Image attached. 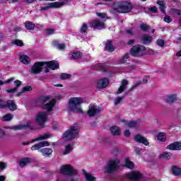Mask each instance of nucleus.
Listing matches in <instances>:
<instances>
[{"label":"nucleus","instance_id":"nucleus-43","mask_svg":"<svg viewBox=\"0 0 181 181\" xmlns=\"http://www.w3.org/2000/svg\"><path fill=\"white\" fill-rule=\"evenodd\" d=\"M128 59H129V54H125L122 59H120V63L124 64V63H127L128 62Z\"/></svg>","mask_w":181,"mask_h":181},{"label":"nucleus","instance_id":"nucleus-26","mask_svg":"<svg viewBox=\"0 0 181 181\" xmlns=\"http://www.w3.org/2000/svg\"><path fill=\"white\" fill-rule=\"evenodd\" d=\"M29 163H30V158H22L19 160L21 168H24V166H26Z\"/></svg>","mask_w":181,"mask_h":181},{"label":"nucleus","instance_id":"nucleus-30","mask_svg":"<svg viewBox=\"0 0 181 181\" xmlns=\"http://www.w3.org/2000/svg\"><path fill=\"white\" fill-rule=\"evenodd\" d=\"M172 172L174 176H180L181 175V169L176 165L173 166Z\"/></svg>","mask_w":181,"mask_h":181},{"label":"nucleus","instance_id":"nucleus-20","mask_svg":"<svg viewBox=\"0 0 181 181\" xmlns=\"http://www.w3.org/2000/svg\"><path fill=\"white\" fill-rule=\"evenodd\" d=\"M128 87V81L124 79L122 81L120 87L117 90V94H122V93H124L125 90H127Z\"/></svg>","mask_w":181,"mask_h":181},{"label":"nucleus","instance_id":"nucleus-50","mask_svg":"<svg viewBox=\"0 0 181 181\" xmlns=\"http://www.w3.org/2000/svg\"><path fill=\"white\" fill-rule=\"evenodd\" d=\"M129 128H136L138 127V122L132 121L128 124Z\"/></svg>","mask_w":181,"mask_h":181},{"label":"nucleus","instance_id":"nucleus-24","mask_svg":"<svg viewBox=\"0 0 181 181\" xmlns=\"http://www.w3.org/2000/svg\"><path fill=\"white\" fill-rule=\"evenodd\" d=\"M6 107H8L11 111L16 110V104L13 100H8L6 102Z\"/></svg>","mask_w":181,"mask_h":181},{"label":"nucleus","instance_id":"nucleus-48","mask_svg":"<svg viewBox=\"0 0 181 181\" xmlns=\"http://www.w3.org/2000/svg\"><path fill=\"white\" fill-rule=\"evenodd\" d=\"M13 45H16V46H19L20 47H22L23 46V42L22 40H16L12 42Z\"/></svg>","mask_w":181,"mask_h":181},{"label":"nucleus","instance_id":"nucleus-53","mask_svg":"<svg viewBox=\"0 0 181 181\" xmlns=\"http://www.w3.org/2000/svg\"><path fill=\"white\" fill-rule=\"evenodd\" d=\"M39 143H40L41 148H43L45 146H49V145H50V143H49V141H41Z\"/></svg>","mask_w":181,"mask_h":181},{"label":"nucleus","instance_id":"nucleus-39","mask_svg":"<svg viewBox=\"0 0 181 181\" xmlns=\"http://www.w3.org/2000/svg\"><path fill=\"white\" fill-rule=\"evenodd\" d=\"M73 149V144H68L65 146V151L63 152V155H69Z\"/></svg>","mask_w":181,"mask_h":181},{"label":"nucleus","instance_id":"nucleus-5","mask_svg":"<svg viewBox=\"0 0 181 181\" xmlns=\"http://www.w3.org/2000/svg\"><path fill=\"white\" fill-rule=\"evenodd\" d=\"M119 158H112L110 160L106 166V173H114L116 170L119 169Z\"/></svg>","mask_w":181,"mask_h":181},{"label":"nucleus","instance_id":"nucleus-16","mask_svg":"<svg viewBox=\"0 0 181 181\" xmlns=\"http://www.w3.org/2000/svg\"><path fill=\"white\" fill-rule=\"evenodd\" d=\"M167 149H170V151H181V142L176 141L170 144L167 146Z\"/></svg>","mask_w":181,"mask_h":181},{"label":"nucleus","instance_id":"nucleus-17","mask_svg":"<svg viewBox=\"0 0 181 181\" xmlns=\"http://www.w3.org/2000/svg\"><path fill=\"white\" fill-rule=\"evenodd\" d=\"M134 141H136V142H139L140 144H144V145H146V146L149 145V142L148 141L146 138H145L141 134L136 135L134 136Z\"/></svg>","mask_w":181,"mask_h":181},{"label":"nucleus","instance_id":"nucleus-8","mask_svg":"<svg viewBox=\"0 0 181 181\" xmlns=\"http://www.w3.org/2000/svg\"><path fill=\"white\" fill-rule=\"evenodd\" d=\"M46 64L45 62H37L31 67L30 73L33 74H40L43 70H45Z\"/></svg>","mask_w":181,"mask_h":181},{"label":"nucleus","instance_id":"nucleus-49","mask_svg":"<svg viewBox=\"0 0 181 181\" xmlns=\"http://www.w3.org/2000/svg\"><path fill=\"white\" fill-rule=\"evenodd\" d=\"M41 148H42V147L40 146V143H37L31 147V151H37Z\"/></svg>","mask_w":181,"mask_h":181},{"label":"nucleus","instance_id":"nucleus-23","mask_svg":"<svg viewBox=\"0 0 181 181\" xmlns=\"http://www.w3.org/2000/svg\"><path fill=\"white\" fill-rule=\"evenodd\" d=\"M52 45L54 47H57L58 50H64L66 49V44L59 43V41H54Z\"/></svg>","mask_w":181,"mask_h":181},{"label":"nucleus","instance_id":"nucleus-54","mask_svg":"<svg viewBox=\"0 0 181 181\" xmlns=\"http://www.w3.org/2000/svg\"><path fill=\"white\" fill-rule=\"evenodd\" d=\"M11 81H13V78H11L4 82L0 80V86H4V84L11 83ZM0 90H1V87H0Z\"/></svg>","mask_w":181,"mask_h":181},{"label":"nucleus","instance_id":"nucleus-59","mask_svg":"<svg viewBox=\"0 0 181 181\" xmlns=\"http://www.w3.org/2000/svg\"><path fill=\"white\" fill-rule=\"evenodd\" d=\"M6 168V164L5 163H1L0 162V171L4 170Z\"/></svg>","mask_w":181,"mask_h":181},{"label":"nucleus","instance_id":"nucleus-18","mask_svg":"<svg viewBox=\"0 0 181 181\" xmlns=\"http://www.w3.org/2000/svg\"><path fill=\"white\" fill-rule=\"evenodd\" d=\"M108 84H110L108 78H103L98 81L97 86L98 88H105Z\"/></svg>","mask_w":181,"mask_h":181},{"label":"nucleus","instance_id":"nucleus-2","mask_svg":"<svg viewBox=\"0 0 181 181\" xmlns=\"http://www.w3.org/2000/svg\"><path fill=\"white\" fill-rule=\"evenodd\" d=\"M83 103H84V99L82 98H71L69 101L68 110L73 112H83L81 110Z\"/></svg>","mask_w":181,"mask_h":181},{"label":"nucleus","instance_id":"nucleus-45","mask_svg":"<svg viewBox=\"0 0 181 181\" xmlns=\"http://www.w3.org/2000/svg\"><path fill=\"white\" fill-rule=\"evenodd\" d=\"M67 181H78V177L76 175H69Z\"/></svg>","mask_w":181,"mask_h":181},{"label":"nucleus","instance_id":"nucleus-58","mask_svg":"<svg viewBox=\"0 0 181 181\" xmlns=\"http://www.w3.org/2000/svg\"><path fill=\"white\" fill-rule=\"evenodd\" d=\"M149 11L153 12V13H156V12H158V8L156 6H153L149 8Z\"/></svg>","mask_w":181,"mask_h":181},{"label":"nucleus","instance_id":"nucleus-38","mask_svg":"<svg viewBox=\"0 0 181 181\" xmlns=\"http://www.w3.org/2000/svg\"><path fill=\"white\" fill-rule=\"evenodd\" d=\"M25 26L28 30H33L36 25L30 21H26Z\"/></svg>","mask_w":181,"mask_h":181},{"label":"nucleus","instance_id":"nucleus-34","mask_svg":"<svg viewBox=\"0 0 181 181\" xmlns=\"http://www.w3.org/2000/svg\"><path fill=\"white\" fill-rule=\"evenodd\" d=\"M105 50H107V52H110L114 51V47L112 46V41L107 40L106 42Z\"/></svg>","mask_w":181,"mask_h":181},{"label":"nucleus","instance_id":"nucleus-3","mask_svg":"<svg viewBox=\"0 0 181 181\" xmlns=\"http://www.w3.org/2000/svg\"><path fill=\"white\" fill-rule=\"evenodd\" d=\"M113 9L119 13H128L132 11V4L128 1H119L113 5Z\"/></svg>","mask_w":181,"mask_h":181},{"label":"nucleus","instance_id":"nucleus-37","mask_svg":"<svg viewBox=\"0 0 181 181\" xmlns=\"http://www.w3.org/2000/svg\"><path fill=\"white\" fill-rule=\"evenodd\" d=\"M160 158L161 159H166L167 160H169V159L172 158V153H168V152H163L160 155Z\"/></svg>","mask_w":181,"mask_h":181},{"label":"nucleus","instance_id":"nucleus-4","mask_svg":"<svg viewBox=\"0 0 181 181\" xmlns=\"http://www.w3.org/2000/svg\"><path fill=\"white\" fill-rule=\"evenodd\" d=\"M78 132H80L78 126H71V127L64 133L63 139H65V141L76 139V138H77V135H78Z\"/></svg>","mask_w":181,"mask_h":181},{"label":"nucleus","instance_id":"nucleus-31","mask_svg":"<svg viewBox=\"0 0 181 181\" xmlns=\"http://www.w3.org/2000/svg\"><path fill=\"white\" fill-rule=\"evenodd\" d=\"M82 56H83V53H81L80 51H76L72 53V54L71 55V57L74 60H77L78 59H81Z\"/></svg>","mask_w":181,"mask_h":181},{"label":"nucleus","instance_id":"nucleus-56","mask_svg":"<svg viewBox=\"0 0 181 181\" xmlns=\"http://www.w3.org/2000/svg\"><path fill=\"white\" fill-rule=\"evenodd\" d=\"M164 22H167V23H170L172 22V18L169 16H165L163 18Z\"/></svg>","mask_w":181,"mask_h":181},{"label":"nucleus","instance_id":"nucleus-51","mask_svg":"<svg viewBox=\"0 0 181 181\" xmlns=\"http://www.w3.org/2000/svg\"><path fill=\"white\" fill-rule=\"evenodd\" d=\"M70 77H71V74H66V73H64V74H61L62 80H67L68 78H70Z\"/></svg>","mask_w":181,"mask_h":181},{"label":"nucleus","instance_id":"nucleus-21","mask_svg":"<svg viewBox=\"0 0 181 181\" xmlns=\"http://www.w3.org/2000/svg\"><path fill=\"white\" fill-rule=\"evenodd\" d=\"M39 152H41L43 156L47 157V156H50V155L53 153V150L49 148H44L42 149H40Z\"/></svg>","mask_w":181,"mask_h":181},{"label":"nucleus","instance_id":"nucleus-28","mask_svg":"<svg viewBox=\"0 0 181 181\" xmlns=\"http://www.w3.org/2000/svg\"><path fill=\"white\" fill-rule=\"evenodd\" d=\"M146 83H148V79L147 78H144L143 79V82L141 81H139L137 83H136L134 85H133L129 91H132V90H135V88H136V87H139V86H141V84H146Z\"/></svg>","mask_w":181,"mask_h":181},{"label":"nucleus","instance_id":"nucleus-7","mask_svg":"<svg viewBox=\"0 0 181 181\" xmlns=\"http://www.w3.org/2000/svg\"><path fill=\"white\" fill-rule=\"evenodd\" d=\"M60 173L66 176H71L73 175H77V171L71 165L66 164L61 167Z\"/></svg>","mask_w":181,"mask_h":181},{"label":"nucleus","instance_id":"nucleus-36","mask_svg":"<svg viewBox=\"0 0 181 181\" xmlns=\"http://www.w3.org/2000/svg\"><path fill=\"white\" fill-rule=\"evenodd\" d=\"M125 167L128 168L129 169H134V168H135V165H134V163L129 160V158H127L125 159Z\"/></svg>","mask_w":181,"mask_h":181},{"label":"nucleus","instance_id":"nucleus-60","mask_svg":"<svg viewBox=\"0 0 181 181\" xmlns=\"http://www.w3.org/2000/svg\"><path fill=\"white\" fill-rule=\"evenodd\" d=\"M47 33L48 35H53V33H54V29L53 28H48L47 30Z\"/></svg>","mask_w":181,"mask_h":181},{"label":"nucleus","instance_id":"nucleus-11","mask_svg":"<svg viewBox=\"0 0 181 181\" xmlns=\"http://www.w3.org/2000/svg\"><path fill=\"white\" fill-rule=\"evenodd\" d=\"M28 128L31 130L34 129L33 126H32V124H30V122H27L26 124H20L12 127H6L7 129H13L14 131H22L23 129H28Z\"/></svg>","mask_w":181,"mask_h":181},{"label":"nucleus","instance_id":"nucleus-55","mask_svg":"<svg viewBox=\"0 0 181 181\" xmlns=\"http://www.w3.org/2000/svg\"><path fill=\"white\" fill-rule=\"evenodd\" d=\"M127 33L129 36H134V35H135V31L134 30V28H130L129 30H127Z\"/></svg>","mask_w":181,"mask_h":181},{"label":"nucleus","instance_id":"nucleus-22","mask_svg":"<svg viewBox=\"0 0 181 181\" xmlns=\"http://www.w3.org/2000/svg\"><path fill=\"white\" fill-rule=\"evenodd\" d=\"M21 84H22V81H19V80H16L14 81V86L16 87H14L12 89H9L6 90V93H16V91H18V88H19V87H21Z\"/></svg>","mask_w":181,"mask_h":181},{"label":"nucleus","instance_id":"nucleus-47","mask_svg":"<svg viewBox=\"0 0 181 181\" xmlns=\"http://www.w3.org/2000/svg\"><path fill=\"white\" fill-rule=\"evenodd\" d=\"M12 118H13V115H11V114H7L3 117V120L11 121L12 119Z\"/></svg>","mask_w":181,"mask_h":181},{"label":"nucleus","instance_id":"nucleus-6","mask_svg":"<svg viewBox=\"0 0 181 181\" xmlns=\"http://www.w3.org/2000/svg\"><path fill=\"white\" fill-rule=\"evenodd\" d=\"M146 52V48L144 45H137L134 46L130 49V53L132 56H134V57H139L141 56H144Z\"/></svg>","mask_w":181,"mask_h":181},{"label":"nucleus","instance_id":"nucleus-35","mask_svg":"<svg viewBox=\"0 0 181 181\" xmlns=\"http://www.w3.org/2000/svg\"><path fill=\"white\" fill-rule=\"evenodd\" d=\"M157 4L158 5H159L162 13H165V9H166V6H165V1L162 0H158Z\"/></svg>","mask_w":181,"mask_h":181},{"label":"nucleus","instance_id":"nucleus-13","mask_svg":"<svg viewBox=\"0 0 181 181\" xmlns=\"http://www.w3.org/2000/svg\"><path fill=\"white\" fill-rule=\"evenodd\" d=\"M100 112H101L100 107L94 104H90L89 105V109L88 110V115H89V117H94L95 115H97V114H100Z\"/></svg>","mask_w":181,"mask_h":181},{"label":"nucleus","instance_id":"nucleus-40","mask_svg":"<svg viewBox=\"0 0 181 181\" xmlns=\"http://www.w3.org/2000/svg\"><path fill=\"white\" fill-rule=\"evenodd\" d=\"M129 91L128 92H127L126 93H125V95H124L123 96H122V97H119V98H116L115 100V105H118V104H119L120 103H121V101H122V100H124V98L126 97V95H128V94H129Z\"/></svg>","mask_w":181,"mask_h":181},{"label":"nucleus","instance_id":"nucleus-19","mask_svg":"<svg viewBox=\"0 0 181 181\" xmlns=\"http://www.w3.org/2000/svg\"><path fill=\"white\" fill-rule=\"evenodd\" d=\"M152 36L148 34H145L141 37V42L143 45H151V43H152Z\"/></svg>","mask_w":181,"mask_h":181},{"label":"nucleus","instance_id":"nucleus-63","mask_svg":"<svg viewBox=\"0 0 181 181\" xmlns=\"http://www.w3.org/2000/svg\"><path fill=\"white\" fill-rule=\"evenodd\" d=\"M134 151L136 152V153L137 155H139L141 153V148H139L138 147H136L135 149H134Z\"/></svg>","mask_w":181,"mask_h":181},{"label":"nucleus","instance_id":"nucleus-46","mask_svg":"<svg viewBox=\"0 0 181 181\" xmlns=\"http://www.w3.org/2000/svg\"><path fill=\"white\" fill-rule=\"evenodd\" d=\"M88 29V26L87 24L84 23L82 25L81 28V33H87V30Z\"/></svg>","mask_w":181,"mask_h":181},{"label":"nucleus","instance_id":"nucleus-64","mask_svg":"<svg viewBox=\"0 0 181 181\" xmlns=\"http://www.w3.org/2000/svg\"><path fill=\"white\" fill-rule=\"evenodd\" d=\"M131 135V132H129V130H126L125 132H124V136H129Z\"/></svg>","mask_w":181,"mask_h":181},{"label":"nucleus","instance_id":"nucleus-57","mask_svg":"<svg viewBox=\"0 0 181 181\" xmlns=\"http://www.w3.org/2000/svg\"><path fill=\"white\" fill-rule=\"evenodd\" d=\"M6 107V102L5 100H0V110Z\"/></svg>","mask_w":181,"mask_h":181},{"label":"nucleus","instance_id":"nucleus-52","mask_svg":"<svg viewBox=\"0 0 181 181\" xmlns=\"http://www.w3.org/2000/svg\"><path fill=\"white\" fill-rule=\"evenodd\" d=\"M158 46H160V47H163L165 46V40L162 39H158L156 42Z\"/></svg>","mask_w":181,"mask_h":181},{"label":"nucleus","instance_id":"nucleus-61","mask_svg":"<svg viewBox=\"0 0 181 181\" xmlns=\"http://www.w3.org/2000/svg\"><path fill=\"white\" fill-rule=\"evenodd\" d=\"M97 16L99 18H102V19H104V18H105L106 15L104 13H97Z\"/></svg>","mask_w":181,"mask_h":181},{"label":"nucleus","instance_id":"nucleus-42","mask_svg":"<svg viewBox=\"0 0 181 181\" xmlns=\"http://www.w3.org/2000/svg\"><path fill=\"white\" fill-rule=\"evenodd\" d=\"M170 13H171V15H173L174 16H176V15H177L178 16H180L181 11L179 9L173 8L170 11Z\"/></svg>","mask_w":181,"mask_h":181},{"label":"nucleus","instance_id":"nucleus-1","mask_svg":"<svg viewBox=\"0 0 181 181\" xmlns=\"http://www.w3.org/2000/svg\"><path fill=\"white\" fill-rule=\"evenodd\" d=\"M50 96H41L37 100V104H40L43 110H46L47 112H40L36 115L35 121L38 125L41 127L45 125V122L47 121V115L50 111H53V107L56 105V100L52 99L50 100ZM47 101H49L47 103Z\"/></svg>","mask_w":181,"mask_h":181},{"label":"nucleus","instance_id":"nucleus-27","mask_svg":"<svg viewBox=\"0 0 181 181\" xmlns=\"http://www.w3.org/2000/svg\"><path fill=\"white\" fill-rule=\"evenodd\" d=\"M110 131L112 132V134L114 136L121 135V130L119 129V127L117 126L112 127L110 128Z\"/></svg>","mask_w":181,"mask_h":181},{"label":"nucleus","instance_id":"nucleus-44","mask_svg":"<svg viewBox=\"0 0 181 181\" xmlns=\"http://www.w3.org/2000/svg\"><path fill=\"white\" fill-rule=\"evenodd\" d=\"M140 29L143 30V32H147L148 30L151 29V27L146 24L140 25Z\"/></svg>","mask_w":181,"mask_h":181},{"label":"nucleus","instance_id":"nucleus-15","mask_svg":"<svg viewBox=\"0 0 181 181\" xmlns=\"http://www.w3.org/2000/svg\"><path fill=\"white\" fill-rule=\"evenodd\" d=\"M50 136H51L50 134H44L42 136H40V137L36 138V139H35L32 141H27V142H23V145H29V144H33V142H36L37 141H43L45 139H49V138H50Z\"/></svg>","mask_w":181,"mask_h":181},{"label":"nucleus","instance_id":"nucleus-25","mask_svg":"<svg viewBox=\"0 0 181 181\" xmlns=\"http://www.w3.org/2000/svg\"><path fill=\"white\" fill-rule=\"evenodd\" d=\"M20 62L23 64H29L30 63V58L27 55L23 54L20 57Z\"/></svg>","mask_w":181,"mask_h":181},{"label":"nucleus","instance_id":"nucleus-14","mask_svg":"<svg viewBox=\"0 0 181 181\" xmlns=\"http://www.w3.org/2000/svg\"><path fill=\"white\" fill-rule=\"evenodd\" d=\"M127 177L131 180H139L142 177V174L138 171H134L128 173Z\"/></svg>","mask_w":181,"mask_h":181},{"label":"nucleus","instance_id":"nucleus-29","mask_svg":"<svg viewBox=\"0 0 181 181\" xmlns=\"http://www.w3.org/2000/svg\"><path fill=\"white\" fill-rule=\"evenodd\" d=\"M83 175L85 176V179L86 181H95V177L93 176V175L84 171Z\"/></svg>","mask_w":181,"mask_h":181},{"label":"nucleus","instance_id":"nucleus-33","mask_svg":"<svg viewBox=\"0 0 181 181\" xmlns=\"http://www.w3.org/2000/svg\"><path fill=\"white\" fill-rule=\"evenodd\" d=\"M32 90H33V88L30 86H24L23 88L22 91L19 92L17 94V95L18 96L21 95L22 94H23V93H29V91H32Z\"/></svg>","mask_w":181,"mask_h":181},{"label":"nucleus","instance_id":"nucleus-12","mask_svg":"<svg viewBox=\"0 0 181 181\" xmlns=\"http://www.w3.org/2000/svg\"><path fill=\"white\" fill-rule=\"evenodd\" d=\"M64 5H66V2L64 1L49 3L44 7H41L40 11H49L51 8H62Z\"/></svg>","mask_w":181,"mask_h":181},{"label":"nucleus","instance_id":"nucleus-41","mask_svg":"<svg viewBox=\"0 0 181 181\" xmlns=\"http://www.w3.org/2000/svg\"><path fill=\"white\" fill-rule=\"evenodd\" d=\"M157 138L160 142H165L166 141V134L164 132H160L158 134Z\"/></svg>","mask_w":181,"mask_h":181},{"label":"nucleus","instance_id":"nucleus-10","mask_svg":"<svg viewBox=\"0 0 181 181\" xmlns=\"http://www.w3.org/2000/svg\"><path fill=\"white\" fill-rule=\"evenodd\" d=\"M89 25L92 29H98L99 30H101V29H105V24L104 23V21L98 19H95L89 22Z\"/></svg>","mask_w":181,"mask_h":181},{"label":"nucleus","instance_id":"nucleus-62","mask_svg":"<svg viewBox=\"0 0 181 181\" xmlns=\"http://www.w3.org/2000/svg\"><path fill=\"white\" fill-rule=\"evenodd\" d=\"M19 0H6V4H15L16 2H18Z\"/></svg>","mask_w":181,"mask_h":181},{"label":"nucleus","instance_id":"nucleus-9","mask_svg":"<svg viewBox=\"0 0 181 181\" xmlns=\"http://www.w3.org/2000/svg\"><path fill=\"white\" fill-rule=\"evenodd\" d=\"M45 70V73H49L51 70H57L59 69V62L57 61L44 62Z\"/></svg>","mask_w":181,"mask_h":181},{"label":"nucleus","instance_id":"nucleus-32","mask_svg":"<svg viewBox=\"0 0 181 181\" xmlns=\"http://www.w3.org/2000/svg\"><path fill=\"white\" fill-rule=\"evenodd\" d=\"M176 100H177L176 95H170L167 96L165 101L167 103H169V104H172V103H175Z\"/></svg>","mask_w":181,"mask_h":181}]
</instances>
